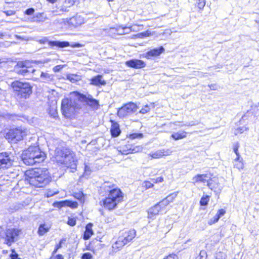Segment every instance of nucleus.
I'll return each mask as SVG.
<instances>
[{
  "instance_id": "6",
  "label": "nucleus",
  "mask_w": 259,
  "mask_h": 259,
  "mask_svg": "<svg viewBox=\"0 0 259 259\" xmlns=\"http://www.w3.org/2000/svg\"><path fill=\"white\" fill-rule=\"evenodd\" d=\"M136 231L134 229L125 231L120 234L117 240L112 245V248L117 251L122 248L125 245L130 242L136 236Z\"/></svg>"
},
{
  "instance_id": "18",
  "label": "nucleus",
  "mask_w": 259,
  "mask_h": 259,
  "mask_svg": "<svg viewBox=\"0 0 259 259\" xmlns=\"http://www.w3.org/2000/svg\"><path fill=\"white\" fill-rule=\"evenodd\" d=\"M68 23L70 26L77 27L84 23V19L80 15H76L70 18Z\"/></svg>"
},
{
  "instance_id": "15",
  "label": "nucleus",
  "mask_w": 259,
  "mask_h": 259,
  "mask_svg": "<svg viewBox=\"0 0 259 259\" xmlns=\"http://www.w3.org/2000/svg\"><path fill=\"white\" fill-rule=\"evenodd\" d=\"M49 45L51 47H57L59 48H65L70 46L72 48H79L82 46L81 44L76 42L70 45L68 41H50L49 42Z\"/></svg>"
},
{
  "instance_id": "51",
  "label": "nucleus",
  "mask_w": 259,
  "mask_h": 259,
  "mask_svg": "<svg viewBox=\"0 0 259 259\" xmlns=\"http://www.w3.org/2000/svg\"><path fill=\"white\" fill-rule=\"evenodd\" d=\"M49 113L50 115L52 116L53 118H56L57 117L58 113L56 109H51Z\"/></svg>"
},
{
  "instance_id": "35",
  "label": "nucleus",
  "mask_w": 259,
  "mask_h": 259,
  "mask_svg": "<svg viewBox=\"0 0 259 259\" xmlns=\"http://www.w3.org/2000/svg\"><path fill=\"white\" fill-rule=\"evenodd\" d=\"M178 195V192H174V193H172L171 194H170V195H169L168 196H167L165 199L166 200H167V201L169 202V203L170 202H173L174 200L175 199V198L177 197Z\"/></svg>"
},
{
  "instance_id": "4",
  "label": "nucleus",
  "mask_w": 259,
  "mask_h": 259,
  "mask_svg": "<svg viewBox=\"0 0 259 259\" xmlns=\"http://www.w3.org/2000/svg\"><path fill=\"white\" fill-rule=\"evenodd\" d=\"M11 87L19 99H26L32 93V87L29 82L15 81L11 83Z\"/></svg>"
},
{
  "instance_id": "39",
  "label": "nucleus",
  "mask_w": 259,
  "mask_h": 259,
  "mask_svg": "<svg viewBox=\"0 0 259 259\" xmlns=\"http://www.w3.org/2000/svg\"><path fill=\"white\" fill-rule=\"evenodd\" d=\"M252 115V112L249 111H247L246 113H245L243 116H242L241 119L240 120V122H242L243 121H244L247 119H248L249 117L251 116Z\"/></svg>"
},
{
  "instance_id": "48",
  "label": "nucleus",
  "mask_w": 259,
  "mask_h": 259,
  "mask_svg": "<svg viewBox=\"0 0 259 259\" xmlns=\"http://www.w3.org/2000/svg\"><path fill=\"white\" fill-rule=\"evenodd\" d=\"M92 255L90 252H86L82 254L81 259H91Z\"/></svg>"
},
{
  "instance_id": "54",
  "label": "nucleus",
  "mask_w": 259,
  "mask_h": 259,
  "mask_svg": "<svg viewBox=\"0 0 259 259\" xmlns=\"http://www.w3.org/2000/svg\"><path fill=\"white\" fill-rule=\"evenodd\" d=\"M156 205L159 206L158 207L160 208L161 212L165 210L166 206L164 205V204H161L160 201L157 203Z\"/></svg>"
},
{
  "instance_id": "32",
  "label": "nucleus",
  "mask_w": 259,
  "mask_h": 259,
  "mask_svg": "<svg viewBox=\"0 0 259 259\" xmlns=\"http://www.w3.org/2000/svg\"><path fill=\"white\" fill-rule=\"evenodd\" d=\"M0 116L3 117L4 118L7 119V120H15L17 118V116L15 114H11L9 113H3L2 115H0Z\"/></svg>"
},
{
  "instance_id": "58",
  "label": "nucleus",
  "mask_w": 259,
  "mask_h": 259,
  "mask_svg": "<svg viewBox=\"0 0 259 259\" xmlns=\"http://www.w3.org/2000/svg\"><path fill=\"white\" fill-rule=\"evenodd\" d=\"M65 241V239H62L59 243L57 244L56 245V248H57V249H59L60 248H61L62 247V243L63 242V241Z\"/></svg>"
},
{
  "instance_id": "34",
  "label": "nucleus",
  "mask_w": 259,
  "mask_h": 259,
  "mask_svg": "<svg viewBox=\"0 0 259 259\" xmlns=\"http://www.w3.org/2000/svg\"><path fill=\"white\" fill-rule=\"evenodd\" d=\"M195 5L200 9H202L205 5V0H196Z\"/></svg>"
},
{
  "instance_id": "44",
  "label": "nucleus",
  "mask_w": 259,
  "mask_h": 259,
  "mask_svg": "<svg viewBox=\"0 0 259 259\" xmlns=\"http://www.w3.org/2000/svg\"><path fill=\"white\" fill-rule=\"evenodd\" d=\"M142 186L147 189L152 188L153 186V184L148 181H145L143 183Z\"/></svg>"
},
{
  "instance_id": "49",
  "label": "nucleus",
  "mask_w": 259,
  "mask_h": 259,
  "mask_svg": "<svg viewBox=\"0 0 259 259\" xmlns=\"http://www.w3.org/2000/svg\"><path fill=\"white\" fill-rule=\"evenodd\" d=\"M142 150V148L141 146H137L136 147H134L133 149H130V151L131 153H136L140 151H141Z\"/></svg>"
},
{
  "instance_id": "20",
  "label": "nucleus",
  "mask_w": 259,
  "mask_h": 259,
  "mask_svg": "<svg viewBox=\"0 0 259 259\" xmlns=\"http://www.w3.org/2000/svg\"><path fill=\"white\" fill-rule=\"evenodd\" d=\"M90 80L91 84L97 87L104 86L107 83L106 80L103 79V76L99 74L92 77Z\"/></svg>"
},
{
  "instance_id": "5",
  "label": "nucleus",
  "mask_w": 259,
  "mask_h": 259,
  "mask_svg": "<svg viewBox=\"0 0 259 259\" xmlns=\"http://www.w3.org/2000/svg\"><path fill=\"white\" fill-rule=\"evenodd\" d=\"M108 197L103 201L104 206L109 210L116 208L117 204L121 202L123 198L121 191L116 188H113L108 192Z\"/></svg>"
},
{
  "instance_id": "63",
  "label": "nucleus",
  "mask_w": 259,
  "mask_h": 259,
  "mask_svg": "<svg viewBox=\"0 0 259 259\" xmlns=\"http://www.w3.org/2000/svg\"><path fill=\"white\" fill-rule=\"evenodd\" d=\"M76 195H77V196H75L76 198H77L78 199H81L83 197V195L82 193H79V194H76Z\"/></svg>"
},
{
  "instance_id": "31",
  "label": "nucleus",
  "mask_w": 259,
  "mask_h": 259,
  "mask_svg": "<svg viewBox=\"0 0 259 259\" xmlns=\"http://www.w3.org/2000/svg\"><path fill=\"white\" fill-rule=\"evenodd\" d=\"M67 79L71 82L74 83L81 79L80 76L76 74H69L67 76Z\"/></svg>"
},
{
  "instance_id": "21",
  "label": "nucleus",
  "mask_w": 259,
  "mask_h": 259,
  "mask_svg": "<svg viewBox=\"0 0 259 259\" xmlns=\"http://www.w3.org/2000/svg\"><path fill=\"white\" fill-rule=\"evenodd\" d=\"M207 186L212 190L217 191V189L221 190V186L219 183L218 178L213 177L211 178H209V181L207 182Z\"/></svg>"
},
{
  "instance_id": "17",
  "label": "nucleus",
  "mask_w": 259,
  "mask_h": 259,
  "mask_svg": "<svg viewBox=\"0 0 259 259\" xmlns=\"http://www.w3.org/2000/svg\"><path fill=\"white\" fill-rule=\"evenodd\" d=\"M171 151L169 149H160L155 152H152L149 154V156L152 158H160L164 156L170 155Z\"/></svg>"
},
{
  "instance_id": "28",
  "label": "nucleus",
  "mask_w": 259,
  "mask_h": 259,
  "mask_svg": "<svg viewBox=\"0 0 259 259\" xmlns=\"http://www.w3.org/2000/svg\"><path fill=\"white\" fill-rule=\"evenodd\" d=\"M171 137L175 140H179L186 137V133L183 131H180L172 134Z\"/></svg>"
},
{
  "instance_id": "19",
  "label": "nucleus",
  "mask_w": 259,
  "mask_h": 259,
  "mask_svg": "<svg viewBox=\"0 0 259 259\" xmlns=\"http://www.w3.org/2000/svg\"><path fill=\"white\" fill-rule=\"evenodd\" d=\"M165 49L162 46H160L157 48H154L146 53V58L147 59H151L152 57H157L161 53L164 52Z\"/></svg>"
},
{
  "instance_id": "27",
  "label": "nucleus",
  "mask_w": 259,
  "mask_h": 259,
  "mask_svg": "<svg viewBox=\"0 0 259 259\" xmlns=\"http://www.w3.org/2000/svg\"><path fill=\"white\" fill-rule=\"evenodd\" d=\"M50 229V227H49L45 224H41L39 226L37 233L39 235L42 236L47 233Z\"/></svg>"
},
{
  "instance_id": "64",
  "label": "nucleus",
  "mask_w": 259,
  "mask_h": 259,
  "mask_svg": "<svg viewBox=\"0 0 259 259\" xmlns=\"http://www.w3.org/2000/svg\"><path fill=\"white\" fill-rule=\"evenodd\" d=\"M54 259H64V257L61 254H57Z\"/></svg>"
},
{
  "instance_id": "10",
  "label": "nucleus",
  "mask_w": 259,
  "mask_h": 259,
  "mask_svg": "<svg viewBox=\"0 0 259 259\" xmlns=\"http://www.w3.org/2000/svg\"><path fill=\"white\" fill-rule=\"evenodd\" d=\"M28 61H19L14 67V71L18 74L27 76L30 73H33L35 70L30 65Z\"/></svg>"
},
{
  "instance_id": "41",
  "label": "nucleus",
  "mask_w": 259,
  "mask_h": 259,
  "mask_svg": "<svg viewBox=\"0 0 259 259\" xmlns=\"http://www.w3.org/2000/svg\"><path fill=\"white\" fill-rule=\"evenodd\" d=\"M220 216L218 215L217 214H215L212 219H211L209 222L208 224L209 225H212L213 224H214L217 223L219 220L220 219Z\"/></svg>"
},
{
  "instance_id": "47",
  "label": "nucleus",
  "mask_w": 259,
  "mask_h": 259,
  "mask_svg": "<svg viewBox=\"0 0 259 259\" xmlns=\"http://www.w3.org/2000/svg\"><path fill=\"white\" fill-rule=\"evenodd\" d=\"M132 27H122V33H129L133 29Z\"/></svg>"
},
{
  "instance_id": "23",
  "label": "nucleus",
  "mask_w": 259,
  "mask_h": 259,
  "mask_svg": "<svg viewBox=\"0 0 259 259\" xmlns=\"http://www.w3.org/2000/svg\"><path fill=\"white\" fill-rule=\"evenodd\" d=\"M209 178H210V176L208 174H198L193 178V183H207V182L209 181Z\"/></svg>"
},
{
  "instance_id": "52",
  "label": "nucleus",
  "mask_w": 259,
  "mask_h": 259,
  "mask_svg": "<svg viewBox=\"0 0 259 259\" xmlns=\"http://www.w3.org/2000/svg\"><path fill=\"white\" fill-rule=\"evenodd\" d=\"M34 12V9L32 8H28L25 11V14L27 15H31Z\"/></svg>"
},
{
  "instance_id": "46",
  "label": "nucleus",
  "mask_w": 259,
  "mask_h": 259,
  "mask_svg": "<svg viewBox=\"0 0 259 259\" xmlns=\"http://www.w3.org/2000/svg\"><path fill=\"white\" fill-rule=\"evenodd\" d=\"M10 257L11 259H21L18 256V254L15 252L14 249L12 250V253L10 254Z\"/></svg>"
},
{
  "instance_id": "53",
  "label": "nucleus",
  "mask_w": 259,
  "mask_h": 259,
  "mask_svg": "<svg viewBox=\"0 0 259 259\" xmlns=\"http://www.w3.org/2000/svg\"><path fill=\"white\" fill-rule=\"evenodd\" d=\"M63 65H56L53 68V70L54 72H59V71H60L63 68Z\"/></svg>"
},
{
  "instance_id": "50",
  "label": "nucleus",
  "mask_w": 259,
  "mask_h": 259,
  "mask_svg": "<svg viewBox=\"0 0 259 259\" xmlns=\"http://www.w3.org/2000/svg\"><path fill=\"white\" fill-rule=\"evenodd\" d=\"M238 148H239L238 144H236L234 147V151L237 155L238 160H239V158H240V155L239 154V152H238Z\"/></svg>"
},
{
  "instance_id": "36",
  "label": "nucleus",
  "mask_w": 259,
  "mask_h": 259,
  "mask_svg": "<svg viewBox=\"0 0 259 259\" xmlns=\"http://www.w3.org/2000/svg\"><path fill=\"white\" fill-rule=\"evenodd\" d=\"M40 77L47 81H49L52 79V76L47 73L41 72Z\"/></svg>"
},
{
  "instance_id": "1",
  "label": "nucleus",
  "mask_w": 259,
  "mask_h": 259,
  "mask_svg": "<svg viewBox=\"0 0 259 259\" xmlns=\"http://www.w3.org/2000/svg\"><path fill=\"white\" fill-rule=\"evenodd\" d=\"M25 180L35 187L42 188L51 181L49 171L46 168H36L27 170L25 173Z\"/></svg>"
},
{
  "instance_id": "8",
  "label": "nucleus",
  "mask_w": 259,
  "mask_h": 259,
  "mask_svg": "<svg viewBox=\"0 0 259 259\" xmlns=\"http://www.w3.org/2000/svg\"><path fill=\"white\" fill-rule=\"evenodd\" d=\"M26 135V131L25 129L20 127L10 129L6 134V138L12 143H16L22 140Z\"/></svg>"
},
{
  "instance_id": "42",
  "label": "nucleus",
  "mask_w": 259,
  "mask_h": 259,
  "mask_svg": "<svg viewBox=\"0 0 259 259\" xmlns=\"http://www.w3.org/2000/svg\"><path fill=\"white\" fill-rule=\"evenodd\" d=\"M248 128L246 127H239L235 130V134L237 135L238 134L240 133L241 134L243 133L244 131H247Z\"/></svg>"
},
{
  "instance_id": "26",
  "label": "nucleus",
  "mask_w": 259,
  "mask_h": 259,
  "mask_svg": "<svg viewBox=\"0 0 259 259\" xmlns=\"http://www.w3.org/2000/svg\"><path fill=\"white\" fill-rule=\"evenodd\" d=\"M92 227V225L91 224H89L86 226L85 230L83 234V239L84 240L89 239L91 237V236L93 234Z\"/></svg>"
},
{
  "instance_id": "59",
  "label": "nucleus",
  "mask_w": 259,
  "mask_h": 259,
  "mask_svg": "<svg viewBox=\"0 0 259 259\" xmlns=\"http://www.w3.org/2000/svg\"><path fill=\"white\" fill-rule=\"evenodd\" d=\"M154 183H160L162 182L163 181V178L162 177H158L156 179H154Z\"/></svg>"
},
{
  "instance_id": "55",
  "label": "nucleus",
  "mask_w": 259,
  "mask_h": 259,
  "mask_svg": "<svg viewBox=\"0 0 259 259\" xmlns=\"http://www.w3.org/2000/svg\"><path fill=\"white\" fill-rule=\"evenodd\" d=\"M150 110V108L148 106L146 105L144 108H143L141 111L140 112L142 114H144L145 113L148 112Z\"/></svg>"
},
{
  "instance_id": "29",
  "label": "nucleus",
  "mask_w": 259,
  "mask_h": 259,
  "mask_svg": "<svg viewBox=\"0 0 259 259\" xmlns=\"http://www.w3.org/2000/svg\"><path fill=\"white\" fill-rule=\"evenodd\" d=\"M70 203L71 202L69 201H61L54 202L53 205L56 207L61 208L65 206H70Z\"/></svg>"
},
{
  "instance_id": "38",
  "label": "nucleus",
  "mask_w": 259,
  "mask_h": 259,
  "mask_svg": "<svg viewBox=\"0 0 259 259\" xmlns=\"http://www.w3.org/2000/svg\"><path fill=\"white\" fill-rule=\"evenodd\" d=\"M209 200V197L207 196H206L205 197H202L201 198L200 204L201 206H206L207 203Z\"/></svg>"
},
{
  "instance_id": "37",
  "label": "nucleus",
  "mask_w": 259,
  "mask_h": 259,
  "mask_svg": "<svg viewBox=\"0 0 259 259\" xmlns=\"http://www.w3.org/2000/svg\"><path fill=\"white\" fill-rule=\"evenodd\" d=\"M207 256L206 251L203 250L200 251L199 255L196 257V259H206Z\"/></svg>"
},
{
  "instance_id": "45",
  "label": "nucleus",
  "mask_w": 259,
  "mask_h": 259,
  "mask_svg": "<svg viewBox=\"0 0 259 259\" xmlns=\"http://www.w3.org/2000/svg\"><path fill=\"white\" fill-rule=\"evenodd\" d=\"M67 224L70 226H74L76 225V220L75 218H69Z\"/></svg>"
},
{
  "instance_id": "30",
  "label": "nucleus",
  "mask_w": 259,
  "mask_h": 259,
  "mask_svg": "<svg viewBox=\"0 0 259 259\" xmlns=\"http://www.w3.org/2000/svg\"><path fill=\"white\" fill-rule=\"evenodd\" d=\"M102 188H104V189L107 191L109 192L110 190L112 189L113 188H117L115 184H113L110 182H105L103 185H102Z\"/></svg>"
},
{
  "instance_id": "25",
  "label": "nucleus",
  "mask_w": 259,
  "mask_h": 259,
  "mask_svg": "<svg viewBox=\"0 0 259 259\" xmlns=\"http://www.w3.org/2000/svg\"><path fill=\"white\" fill-rule=\"evenodd\" d=\"M32 22H43L47 19L46 15L44 13H37L32 18Z\"/></svg>"
},
{
  "instance_id": "22",
  "label": "nucleus",
  "mask_w": 259,
  "mask_h": 259,
  "mask_svg": "<svg viewBox=\"0 0 259 259\" xmlns=\"http://www.w3.org/2000/svg\"><path fill=\"white\" fill-rule=\"evenodd\" d=\"M112 123L110 132L112 137H117L121 133L119 124L113 120H111Z\"/></svg>"
},
{
  "instance_id": "57",
  "label": "nucleus",
  "mask_w": 259,
  "mask_h": 259,
  "mask_svg": "<svg viewBox=\"0 0 259 259\" xmlns=\"http://www.w3.org/2000/svg\"><path fill=\"white\" fill-rule=\"evenodd\" d=\"M225 213H226V211L224 209H221L218 211V212L216 214L220 216V218H221V217L224 215Z\"/></svg>"
},
{
  "instance_id": "60",
  "label": "nucleus",
  "mask_w": 259,
  "mask_h": 259,
  "mask_svg": "<svg viewBox=\"0 0 259 259\" xmlns=\"http://www.w3.org/2000/svg\"><path fill=\"white\" fill-rule=\"evenodd\" d=\"M177 257V256L175 254H170L163 259H176Z\"/></svg>"
},
{
  "instance_id": "3",
  "label": "nucleus",
  "mask_w": 259,
  "mask_h": 259,
  "mask_svg": "<svg viewBox=\"0 0 259 259\" xmlns=\"http://www.w3.org/2000/svg\"><path fill=\"white\" fill-rule=\"evenodd\" d=\"M46 157V153L42 151L38 146H30L23 151L21 158L26 165H33L42 162Z\"/></svg>"
},
{
  "instance_id": "16",
  "label": "nucleus",
  "mask_w": 259,
  "mask_h": 259,
  "mask_svg": "<svg viewBox=\"0 0 259 259\" xmlns=\"http://www.w3.org/2000/svg\"><path fill=\"white\" fill-rule=\"evenodd\" d=\"M126 66L134 69H141L146 66V63L141 60L131 59L125 62Z\"/></svg>"
},
{
  "instance_id": "9",
  "label": "nucleus",
  "mask_w": 259,
  "mask_h": 259,
  "mask_svg": "<svg viewBox=\"0 0 259 259\" xmlns=\"http://www.w3.org/2000/svg\"><path fill=\"white\" fill-rule=\"evenodd\" d=\"M69 101V99L65 98L62 101L61 110L62 114L67 118L72 117L78 110Z\"/></svg>"
},
{
  "instance_id": "2",
  "label": "nucleus",
  "mask_w": 259,
  "mask_h": 259,
  "mask_svg": "<svg viewBox=\"0 0 259 259\" xmlns=\"http://www.w3.org/2000/svg\"><path fill=\"white\" fill-rule=\"evenodd\" d=\"M55 156L57 161L70 168L71 172L76 170L77 160L72 151L64 147L58 148L55 150Z\"/></svg>"
},
{
  "instance_id": "62",
  "label": "nucleus",
  "mask_w": 259,
  "mask_h": 259,
  "mask_svg": "<svg viewBox=\"0 0 259 259\" xmlns=\"http://www.w3.org/2000/svg\"><path fill=\"white\" fill-rule=\"evenodd\" d=\"M50 41L48 40V39L46 38V37H45L40 40H39V42L41 43V44H45L46 42H49Z\"/></svg>"
},
{
  "instance_id": "56",
  "label": "nucleus",
  "mask_w": 259,
  "mask_h": 259,
  "mask_svg": "<svg viewBox=\"0 0 259 259\" xmlns=\"http://www.w3.org/2000/svg\"><path fill=\"white\" fill-rule=\"evenodd\" d=\"M4 13L8 16H12L15 14V11L11 10L5 11Z\"/></svg>"
},
{
  "instance_id": "12",
  "label": "nucleus",
  "mask_w": 259,
  "mask_h": 259,
  "mask_svg": "<svg viewBox=\"0 0 259 259\" xmlns=\"http://www.w3.org/2000/svg\"><path fill=\"white\" fill-rule=\"evenodd\" d=\"M20 230L15 228L7 229L5 232V243L10 246L12 244L18 240Z\"/></svg>"
},
{
  "instance_id": "61",
  "label": "nucleus",
  "mask_w": 259,
  "mask_h": 259,
  "mask_svg": "<svg viewBox=\"0 0 259 259\" xmlns=\"http://www.w3.org/2000/svg\"><path fill=\"white\" fill-rule=\"evenodd\" d=\"M160 202H161V204H164L165 206H167L169 204V202L165 199V198Z\"/></svg>"
},
{
  "instance_id": "43",
  "label": "nucleus",
  "mask_w": 259,
  "mask_h": 259,
  "mask_svg": "<svg viewBox=\"0 0 259 259\" xmlns=\"http://www.w3.org/2000/svg\"><path fill=\"white\" fill-rule=\"evenodd\" d=\"M150 34V32H149L148 31H146L142 33H138L136 36L139 38H144L145 37L149 36Z\"/></svg>"
},
{
  "instance_id": "11",
  "label": "nucleus",
  "mask_w": 259,
  "mask_h": 259,
  "mask_svg": "<svg viewBox=\"0 0 259 259\" xmlns=\"http://www.w3.org/2000/svg\"><path fill=\"white\" fill-rule=\"evenodd\" d=\"M138 110V107L136 104L130 102L120 108L117 112V115L120 118L126 117L130 115L135 113Z\"/></svg>"
},
{
  "instance_id": "40",
  "label": "nucleus",
  "mask_w": 259,
  "mask_h": 259,
  "mask_svg": "<svg viewBox=\"0 0 259 259\" xmlns=\"http://www.w3.org/2000/svg\"><path fill=\"white\" fill-rule=\"evenodd\" d=\"M143 137V135L141 133H134L130 135V138L131 139H141Z\"/></svg>"
},
{
  "instance_id": "14",
  "label": "nucleus",
  "mask_w": 259,
  "mask_h": 259,
  "mask_svg": "<svg viewBox=\"0 0 259 259\" xmlns=\"http://www.w3.org/2000/svg\"><path fill=\"white\" fill-rule=\"evenodd\" d=\"M83 101V105L88 106L93 110H97L99 108V101L94 99L90 94L84 95Z\"/></svg>"
},
{
  "instance_id": "7",
  "label": "nucleus",
  "mask_w": 259,
  "mask_h": 259,
  "mask_svg": "<svg viewBox=\"0 0 259 259\" xmlns=\"http://www.w3.org/2000/svg\"><path fill=\"white\" fill-rule=\"evenodd\" d=\"M15 157L11 152L0 153V170L3 171L10 168L14 161Z\"/></svg>"
},
{
  "instance_id": "13",
  "label": "nucleus",
  "mask_w": 259,
  "mask_h": 259,
  "mask_svg": "<svg viewBox=\"0 0 259 259\" xmlns=\"http://www.w3.org/2000/svg\"><path fill=\"white\" fill-rule=\"evenodd\" d=\"M84 94L78 92H73L70 94V97L69 101L78 110L80 109L84 104Z\"/></svg>"
},
{
  "instance_id": "24",
  "label": "nucleus",
  "mask_w": 259,
  "mask_h": 259,
  "mask_svg": "<svg viewBox=\"0 0 259 259\" xmlns=\"http://www.w3.org/2000/svg\"><path fill=\"white\" fill-rule=\"evenodd\" d=\"M159 206L155 204L154 206L151 207L148 210V218L153 219L156 215L161 212Z\"/></svg>"
},
{
  "instance_id": "33",
  "label": "nucleus",
  "mask_w": 259,
  "mask_h": 259,
  "mask_svg": "<svg viewBox=\"0 0 259 259\" xmlns=\"http://www.w3.org/2000/svg\"><path fill=\"white\" fill-rule=\"evenodd\" d=\"M234 166L239 169H243L244 165L241 160L240 159L238 160L237 157L235 159Z\"/></svg>"
}]
</instances>
